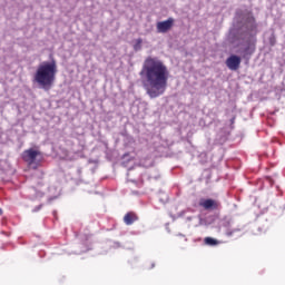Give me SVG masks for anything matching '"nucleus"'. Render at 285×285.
<instances>
[{
  "mask_svg": "<svg viewBox=\"0 0 285 285\" xmlns=\"http://www.w3.org/2000/svg\"><path fill=\"white\" fill-rule=\"evenodd\" d=\"M173 26H175V19L174 18H168L165 21H159L156 24V30L160 35H166L168 30H171Z\"/></svg>",
  "mask_w": 285,
  "mask_h": 285,
  "instance_id": "nucleus-4",
  "label": "nucleus"
},
{
  "mask_svg": "<svg viewBox=\"0 0 285 285\" xmlns=\"http://www.w3.org/2000/svg\"><path fill=\"white\" fill-rule=\"evenodd\" d=\"M144 42V40H141V38H138L136 40V43L134 45V50H139L141 48V43Z\"/></svg>",
  "mask_w": 285,
  "mask_h": 285,
  "instance_id": "nucleus-10",
  "label": "nucleus"
},
{
  "mask_svg": "<svg viewBox=\"0 0 285 285\" xmlns=\"http://www.w3.org/2000/svg\"><path fill=\"white\" fill-rule=\"evenodd\" d=\"M139 219L135 213H127L124 217V222L126 226H132V223L137 222Z\"/></svg>",
  "mask_w": 285,
  "mask_h": 285,
  "instance_id": "nucleus-8",
  "label": "nucleus"
},
{
  "mask_svg": "<svg viewBox=\"0 0 285 285\" xmlns=\"http://www.w3.org/2000/svg\"><path fill=\"white\" fill-rule=\"evenodd\" d=\"M0 215H3V209L0 208Z\"/></svg>",
  "mask_w": 285,
  "mask_h": 285,
  "instance_id": "nucleus-13",
  "label": "nucleus"
},
{
  "mask_svg": "<svg viewBox=\"0 0 285 285\" xmlns=\"http://www.w3.org/2000/svg\"><path fill=\"white\" fill-rule=\"evenodd\" d=\"M140 76L144 79L142 86L150 99H157L166 92L170 71L159 58L148 57L144 62Z\"/></svg>",
  "mask_w": 285,
  "mask_h": 285,
  "instance_id": "nucleus-2",
  "label": "nucleus"
},
{
  "mask_svg": "<svg viewBox=\"0 0 285 285\" xmlns=\"http://www.w3.org/2000/svg\"><path fill=\"white\" fill-rule=\"evenodd\" d=\"M235 233H239V229H227V230L225 232V235H226L227 237H233V235H235Z\"/></svg>",
  "mask_w": 285,
  "mask_h": 285,
  "instance_id": "nucleus-11",
  "label": "nucleus"
},
{
  "mask_svg": "<svg viewBox=\"0 0 285 285\" xmlns=\"http://www.w3.org/2000/svg\"><path fill=\"white\" fill-rule=\"evenodd\" d=\"M57 60L43 61L38 66L33 79L42 90H50L55 79H57Z\"/></svg>",
  "mask_w": 285,
  "mask_h": 285,
  "instance_id": "nucleus-3",
  "label": "nucleus"
},
{
  "mask_svg": "<svg viewBox=\"0 0 285 285\" xmlns=\"http://www.w3.org/2000/svg\"><path fill=\"white\" fill-rule=\"evenodd\" d=\"M199 206H202V208H204L205 210H215L217 209V206H219V203L210 198H203L199 200Z\"/></svg>",
  "mask_w": 285,
  "mask_h": 285,
  "instance_id": "nucleus-7",
  "label": "nucleus"
},
{
  "mask_svg": "<svg viewBox=\"0 0 285 285\" xmlns=\"http://www.w3.org/2000/svg\"><path fill=\"white\" fill-rule=\"evenodd\" d=\"M257 24L248 10L238 9L234 18L233 28L229 30L228 40L236 46L237 55L243 59H250L257 46Z\"/></svg>",
  "mask_w": 285,
  "mask_h": 285,
  "instance_id": "nucleus-1",
  "label": "nucleus"
},
{
  "mask_svg": "<svg viewBox=\"0 0 285 285\" xmlns=\"http://www.w3.org/2000/svg\"><path fill=\"white\" fill-rule=\"evenodd\" d=\"M39 210H41V205H40V206H37V207L32 210V213H39Z\"/></svg>",
  "mask_w": 285,
  "mask_h": 285,
  "instance_id": "nucleus-12",
  "label": "nucleus"
},
{
  "mask_svg": "<svg viewBox=\"0 0 285 285\" xmlns=\"http://www.w3.org/2000/svg\"><path fill=\"white\" fill-rule=\"evenodd\" d=\"M226 66L229 70H239V66H242V58L233 55L227 58Z\"/></svg>",
  "mask_w": 285,
  "mask_h": 285,
  "instance_id": "nucleus-6",
  "label": "nucleus"
},
{
  "mask_svg": "<svg viewBox=\"0 0 285 285\" xmlns=\"http://www.w3.org/2000/svg\"><path fill=\"white\" fill-rule=\"evenodd\" d=\"M39 155H41V153H39L38 150H35L32 148L27 149L22 154V159H23V161L29 164V166H32V164H35L37 161V157H39Z\"/></svg>",
  "mask_w": 285,
  "mask_h": 285,
  "instance_id": "nucleus-5",
  "label": "nucleus"
},
{
  "mask_svg": "<svg viewBox=\"0 0 285 285\" xmlns=\"http://www.w3.org/2000/svg\"><path fill=\"white\" fill-rule=\"evenodd\" d=\"M204 244L206 246H219V244H222V242L217 240L216 238H213V237H205Z\"/></svg>",
  "mask_w": 285,
  "mask_h": 285,
  "instance_id": "nucleus-9",
  "label": "nucleus"
},
{
  "mask_svg": "<svg viewBox=\"0 0 285 285\" xmlns=\"http://www.w3.org/2000/svg\"><path fill=\"white\" fill-rule=\"evenodd\" d=\"M151 268H155V263L151 264Z\"/></svg>",
  "mask_w": 285,
  "mask_h": 285,
  "instance_id": "nucleus-14",
  "label": "nucleus"
}]
</instances>
